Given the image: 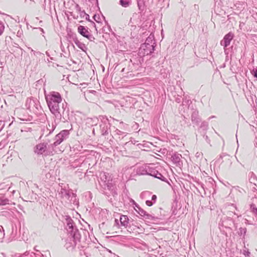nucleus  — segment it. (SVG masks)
Here are the masks:
<instances>
[{
    "label": "nucleus",
    "mask_w": 257,
    "mask_h": 257,
    "mask_svg": "<svg viewBox=\"0 0 257 257\" xmlns=\"http://www.w3.org/2000/svg\"><path fill=\"white\" fill-rule=\"evenodd\" d=\"M115 223H116L117 224L119 225V224H118V219H115Z\"/></svg>",
    "instance_id": "obj_40"
},
{
    "label": "nucleus",
    "mask_w": 257,
    "mask_h": 257,
    "mask_svg": "<svg viewBox=\"0 0 257 257\" xmlns=\"http://www.w3.org/2000/svg\"><path fill=\"white\" fill-rule=\"evenodd\" d=\"M70 198L68 200H66L65 202L74 205H77L78 202L76 194L71 192V194H70Z\"/></svg>",
    "instance_id": "obj_13"
},
{
    "label": "nucleus",
    "mask_w": 257,
    "mask_h": 257,
    "mask_svg": "<svg viewBox=\"0 0 257 257\" xmlns=\"http://www.w3.org/2000/svg\"><path fill=\"white\" fill-rule=\"evenodd\" d=\"M138 7L139 13H142L145 10L146 6L144 0H138Z\"/></svg>",
    "instance_id": "obj_18"
},
{
    "label": "nucleus",
    "mask_w": 257,
    "mask_h": 257,
    "mask_svg": "<svg viewBox=\"0 0 257 257\" xmlns=\"http://www.w3.org/2000/svg\"><path fill=\"white\" fill-rule=\"evenodd\" d=\"M131 200H132V201L133 202L134 204H135L136 207H137L138 208V207H140L139 206V205H138V204H137L135 203V202L134 201V200H133V199H131Z\"/></svg>",
    "instance_id": "obj_38"
},
{
    "label": "nucleus",
    "mask_w": 257,
    "mask_h": 257,
    "mask_svg": "<svg viewBox=\"0 0 257 257\" xmlns=\"http://www.w3.org/2000/svg\"><path fill=\"white\" fill-rule=\"evenodd\" d=\"M187 103H188L189 102H191V101L190 100H188L187 101Z\"/></svg>",
    "instance_id": "obj_43"
},
{
    "label": "nucleus",
    "mask_w": 257,
    "mask_h": 257,
    "mask_svg": "<svg viewBox=\"0 0 257 257\" xmlns=\"http://www.w3.org/2000/svg\"><path fill=\"white\" fill-rule=\"evenodd\" d=\"M149 166H145L140 167L137 170V174L139 175H148V170L149 169Z\"/></svg>",
    "instance_id": "obj_15"
},
{
    "label": "nucleus",
    "mask_w": 257,
    "mask_h": 257,
    "mask_svg": "<svg viewBox=\"0 0 257 257\" xmlns=\"http://www.w3.org/2000/svg\"><path fill=\"white\" fill-rule=\"evenodd\" d=\"M119 4L122 7L127 8L130 5V1L129 0H120Z\"/></svg>",
    "instance_id": "obj_22"
},
{
    "label": "nucleus",
    "mask_w": 257,
    "mask_h": 257,
    "mask_svg": "<svg viewBox=\"0 0 257 257\" xmlns=\"http://www.w3.org/2000/svg\"><path fill=\"white\" fill-rule=\"evenodd\" d=\"M250 209L252 212L257 216V208L254 204H251L250 205Z\"/></svg>",
    "instance_id": "obj_28"
},
{
    "label": "nucleus",
    "mask_w": 257,
    "mask_h": 257,
    "mask_svg": "<svg viewBox=\"0 0 257 257\" xmlns=\"http://www.w3.org/2000/svg\"><path fill=\"white\" fill-rule=\"evenodd\" d=\"M34 152L38 155L50 156L53 155L54 149L47 143H39L34 148Z\"/></svg>",
    "instance_id": "obj_3"
},
{
    "label": "nucleus",
    "mask_w": 257,
    "mask_h": 257,
    "mask_svg": "<svg viewBox=\"0 0 257 257\" xmlns=\"http://www.w3.org/2000/svg\"><path fill=\"white\" fill-rule=\"evenodd\" d=\"M22 34V31H19L18 32V35H21Z\"/></svg>",
    "instance_id": "obj_41"
},
{
    "label": "nucleus",
    "mask_w": 257,
    "mask_h": 257,
    "mask_svg": "<svg viewBox=\"0 0 257 257\" xmlns=\"http://www.w3.org/2000/svg\"><path fill=\"white\" fill-rule=\"evenodd\" d=\"M119 221L120 225H119V226H123L125 228H127L128 224V218L126 215H121L119 218Z\"/></svg>",
    "instance_id": "obj_14"
},
{
    "label": "nucleus",
    "mask_w": 257,
    "mask_h": 257,
    "mask_svg": "<svg viewBox=\"0 0 257 257\" xmlns=\"http://www.w3.org/2000/svg\"><path fill=\"white\" fill-rule=\"evenodd\" d=\"M144 217L146 219L151 221L153 223H157L161 219L159 217L153 216L151 214H148L147 212Z\"/></svg>",
    "instance_id": "obj_16"
},
{
    "label": "nucleus",
    "mask_w": 257,
    "mask_h": 257,
    "mask_svg": "<svg viewBox=\"0 0 257 257\" xmlns=\"http://www.w3.org/2000/svg\"><path fill=\"white\" fill-rule=\"evenodd\" d=\"M71 192L64 188H61L59 192V195L61 198L64 201H66V200H68L70 198V194Z\"/></svg>",
    "instance_id": "obj_12"
},
{
    "label": "nucleus",
    "mask_w": 257,
    "mask_h": 257,
    "mask_svg": "<svg viewBox=\"0 0 257 257\" xmlns=\"http://www.w3.org/2000/svg\"><path fill=\"white\" fill-rule=\"evenodd\" d=\"M207 123L206 122H203V124H206Z\"/></svg>",
    "instance_id": "obj_44"
},
{
    "label": "nucleus",
    "mask_w": 257,
    "mask_h": 257,
    "mask_svg": "<svg viewBox=\"0 0 257 257\" xmlns=\"http://www.w3.org/2000/svg\"><path fill=\"white\" fill-rule=\"evenodd\" d=\"M28 49L31 50L32 52H34V51L32 49H31V48L29 47Z\"/></svg>",
    "instance_id": "obj_42"
},
{
    "label": "nucleus",
    "mask_w": 257,
    "mask_h": 257,
    "mask_svg": "<svg viewBox=\"0 0 257 257\" xmlns=\"http://www.w3.org/2000/svg\"><path fill=\"white\" fill-rule=\"evenodd\" d=\"M191 120L193 123H198L199 121L198 117V111L196 110L193 111L191 114Z\"/></svg>",
    "instance_id": "obj_17"
},
{
    "label": "nucleus",
    "mask_w": 257,
    "mask_h": 257,
    "mask_svg": "<svg viewBox=\"0 0 257 257\" xmlns=\"http://www.w3.org/2000/svg\"><path fill=\"white\" fill-rule=\"evenodd\" d=\"M75 9H76V10L78 13H79V14H80V12H82V11H81L80 7L78 4H77V5L75 6Z\"/></svg>",
    "instance_id": "obj_33"
},
{
    "label": "nucleus",
    "mask_w": 257,
    "mask_h": 257,
    "mask_svg": "<svg viewBox=\"0 0 257 257\" xmlns=\"http://www.w3.org/2000/svg\"><path fill=\"white\" fill-rule=\"evenodd\" d=\"M139 214L142 216H145V215L147 213V212L144 210L143 209H142L141 207H138V210H137Z\"/></svg>",
    "instance_id": "obj_29"
},
{
    "label": "nucleus",
    "mask_w": 257,
    "mask_h": 257,
    "mask_svg": "<svg viewBox=\"0 0 257 257\" xmlns=\"http://www.w3.org/2000/svg\"><path fill=\"white\" fill-rule=\"evenodd\" d=\"M5 30V25L4 24L0 21V36L2 35Z\"/></svg>",
    "instance_id": "obj_30"
},
{
    "label": "nucleus",
    "mask_w": 257,
    "mask_h": 257,
    "mask_svg": "<svg viewBox=\"0 0 257 257\" xmlns=\"http://www.w3.org/2000/svg\"><path fill=\"white\" fill-rule=\"evenodd\" d=\"M45 97L50 111L56 118L61 119L67 106V103L65 101L62 102L61 96L57 92H51Z\"/></svg>",
    "instance_id": "obj_1"
},
{
    "label": "nucleus",
    "mask_w": 257,
    "mask_h": 257,
    "mask_svg": "<svg viewBox=\"0 0 257 257\" xmlns=\"http://www.w3.org/2000/svg\"><path fill=\"white\" fill-rule=\"evenodd\" d=\"M157 196L156 195H153L152 196V201L155 203L156 201Z\"/></svg>",
    "instance_id": "obj_35"
},
{
    "label": "nucleus",
    "mask_w": 257,
    "mask_h": 257,
    "mask_svg": "<svg viewBox=\"0 0 257 257\" xmlns=\"http://www.w3.org/2000/svg\"><path fill=\"white\" fill-rule=\"evenodd\" d=\"M65 218V223L66 224V229L68 232H73L74 231L78 230V229L76 228V225H75L73 220L69 216H65L64 217Z\"/></svg>",
    "instance_id": "obj_7"
},
{
    "label": "nucleus",
    "mask_w": 257,
    "mask_h": 257,
    "mask_svg": "<svg viewBox=\"0 0 257 257\" xmlns=\"http://www.w3.org/2000/svg\"><path fill=\"white\" fill-rule=\"evenodd\" d=\"M15 205V203L10 200L5 194H0V206Z\"/></svg>",
    "instance_id": "obj_11"
},
{
    "label": "nucleus",
    "mask_w": 257,
    "mask_h": 257,
    "mask_svg": "<svg viewBox=\"0 0 257 257\" xmlns=\"http://www.w3.org/2000/svg\"><path fill=\"white\" fill-rule=\"evenodd\" d=\"M69 135V133L68 130L62 131L57 134L55 137V142L51 144L53 149H54L55 147L60 145L64 140H66L68 137Z\"/></svg>",
    "instance_id": "obj_6"
},
{
    "label": "nucleus",
    "mask_w": 257,
    "mask_h": 257,
    "mask_svg": "<svg viewBox=\"0 0 257 257\" xmlns=\"http://www.w3.org/2000/svg\"><path fill=\"white\" fill-rule=\"evenodd\" d=\"M176 101L177 103H180L181 102V99L180 98H177L176 99Z\"/></svg>",
    "instance_id": "obj_37"
},
{
    "label": "nucleus",
    "mask_w": 257,
    "mask_h": 257,
    "mask_svg": "<svg viewBox=\"0 0 257 257\" xmlns=\"http://www.w3.org/2000/svg\"><path fill=\"white\" fill-rule=\"evenodd\" d=\"M155 178L160 179L162 181H165L166 179L165 177H164L160 173H159L158 171L156 172Z\"/></svg>",
    "instance_id": "obj_27"
},
{
    "label": "nucleus",
    "mask_w": 257,
    "mask_h": 257,
    "mask_svg": "<svg viewBox=\"0 0 257 257\" xmlns=\"http://www.w3.org/2000/svg\"><path fill=\"white\" fill-rule=\"evenodd\" d=\"M80 238L81 235L78 230H75L73 232H68V236L64 245L65 248L68 251L73 250L77 242L80 241Z\"/></svg>",
    "instance_id": "obj_2"
},
{
    "label": "nucleus",
    "mask_w": 257,
    "mask_h": 257,
    "mask_svg": "<svg viewBox=\"0 0 257 257\" xmlns=\"http://www.w3.org/2000/svg\"><path fill=\"white\" fill-rule=\"evenodd\" d=\"M80 16L81 18H85L86 20H87L88 21L90 22L91 23L92 25L95 27L96 28V25H95V24L92 21H91L90 19H89V16L88 14L85 13V12H84V11H83L82 12H80ZM96 29V31H97V29L96 28H95Z\"/></svg>",
    "instance_id": "obj_19"
},
{
    "label": "nucleus",
    "mask_w": 257,
    "mask_h": 257,
    "mask_svg": "<svg viewBox=\"0 0 257 257\" xmlns=\"http://www.w3.org/2000/svg\"><path fill=\"white\" fill-rule=\"evenodd\" d=\"M246 228L240 227L239 228L238 234L239 236H243V237H244L246 234Z\"/></svg>",
    "instance_id": "obj_23"
},
{
    "label": "nucleus",
    "mask_w": 257,
    "mask_h": 257,
    "mask_svg": "<svg viewBox=\"0 0 257 257\" xmlns=\"http://www.w3.org/2000/svg\"><path fill=\"white\" fill-rule=\"evenodd\" d=\"M181 158L182 155L177 153H174L171 157L173 163L176 165V166L180 168H181L183 165Z\"/></svg>",
    "instance_id": "obj_10"
},
{
    "label": "nucleus",
    "mask_w": 257,
    "mask_h": 257,
    "mask_svg": "<svg viewBox=\"0 0 257 257\" xmlns=\"http://www.w3.org/2000/svg\"><path fill=\"white\" fill-rule=\"evenodd\" d=\"M154 203L152 201V200H147L146 201V204L147 205H148V206H151L153 205V204H154Z\"/></svg>",
    "instance_id": "obj_32"
},
{
    "label": "nucleus",
    "mask_w": 257,
    "mask_h": 257,
    "mask_svg": "<svg viewBox=\"0 0 257 257\" xmlns=\"http://www.w3.org/2000/svg\"><path fill=\"white\" fill-rule=\"evenodd\" d=\"M144 43H150L151 44H154L155 45L154 37L153 35L151 34L147 38Z\"/></svg>",
    "instance_id": "obj_21"
},
{
    "label": "nucleus",
    "mask_w": 257,
    "mask_h": 257,
    "mask_svg": "<svg viewBox=\"0 0 257 257\" xmlns=\"http://www.w3.org/2000/svg\"><path fill=\"white\" fill-rule=\"evenodd\" d=\"M115 132L116 133V134L118 135H123V134H124V132L118 130V129H116V131H115Z\"/></svg>",
    "instance_id": "obj_34"
},
{
    "label": "nucleus",
    "mask_w": 257,
    "mask_h": 257,
    "mask_svg": "<svg viewBox=\"0 0 257 257\" xmlns=\"http://www.w3.org/2000/svg\"><path fill=\"white\" fill-rule=\"evenodd\" d=\"M2 230L4 231V229L3 228V227L2 226H0V231H2Z\"/></svg>",
    "instance_id": "obj_39"
},
{
    "label": "nucleus",
    "mask_w": 257,
    "mask_h": 257,
    "mask_svg": "<svg viewBox=\"0 0 257 257\" xmlns=\"http://www.w3.org/2000/svg\"><path fill=\"white\" fill-rule=\"evenodd\" d=\"M157 170H156L155 169L149 167V169L148 170V175L155 177L156 172H157Z\"/></svg>",
    "instance_id": "obj_24"
},
{
    "label": "nucleus",
    "mask_w": 257,
    "mask_h": 257,
    "mask_svg": "<svg viewBox=\"0 0 257 257\" xmlns=\"http://www.w3.org/2000/svg\"><path fill=\"white\" fill-rule=\"evenodd\" d=\"M230 209L231 210V211H230L228 213V214L229 215L231 216L232 215V214H233V215H236L237 217H239L240 216V215H238L237 213L233 211L234 209L237 210L236 207L235 205H234V204H232L231 205H230Z\"/></svg>",
    "instance_id": "obj_20"
},
{
    "label": "nucleus",
    "mask_w": 257,
    "mask_h": 257,
    "mask_svg": "<svg viewBox=\"0 0 257 257\" xmlns=\"http://www.w3.org/2000/svg\"><path fill=\"white\" fill-rule=\"evenodd\" d=\"M249 180H250V183H253L255 185H256V182L257 181V178L253 173H251L250 178Z\"/></svg>",
    "instance_id": "obj_26"
},
{
    "label": "nucleus",
    "mask_w": 257,
    "mask_h": 257,
    "mask_svg": "<svg viewBox=\"0 0 257 257\" xmlns=\"http://www.w3.org/2000/svg\"><path fill=\"white\" fill-rule=\"evenodd\" d=\"M233 38L234 34L231 32H229L224 36L223 40L220 41V45L225 48L230 45Z\"/></svg>",
    "instance_id": "obj_9"
},
{
    "label": "nucleus",
    "mask_w": 257,
    "mask_h": 257,
    "mask_svg": "<svg viewBox=\"0 0 257 257\" xmlns=\"http://www.w3.org/2000/svg\"><path fill=\"white\" fill-rule=\"evenodd\" d=\"M99 184L104 189L110 190L112 189V183L111 176L108 173L102 172L99 174Z\"/></svg>",
    "instance_id": "obj_4"
},
{
    "label": "nucleus",
    "mask_w": 257,
    "mask_h": 257,
    "mask_svg": "<svg viewBox=\"0 0 257 257\" xmlns=\"http://www.w3.org/2000/svg\"><path fill=\"white\" fill-rule=\"evenodd\" d=\"M75 44L78 48H79L80 49H81L83 51H85V49H86V47L85 45V44L82 43L81 42H80L78 41L75 42Z\"/></svg>",
    "instance_id": "obj_25"
},
{
    "label": "nucleus",
    "mask_w": 257,
    "mask_h": 257,
    "mask_svg": "<svg viewBox=\"0 0 257 257\" xmlns=\"http://www.w3.org/2000/svg\"><path fill=\"white\" fill-rule=\"evenodd\" d=\"M253 76L257 78V68L254 71Z\"/></svg>",
    "instance_id": "obj_36"
},
{
    "label": "nucleus",
    "mask_w": 257,
    "mask_h": 257,
    "mask_svg": "<svg viewBox=\"0 0 257 257\" xmlns=\"http://www.w3.org/2000/svg\"><path fill=\"white\" fill-rule=\"evenodd\" d=\"M78 32L79 33L83 36V37L87 38L88 40H89L91 41H93L95 38L94 37L90 34L89 31H88L87 29H86L84 26H79L78 27Z\"/></svg>",
    "instance_id": "obj_8"
},
{
    "label": "nucleus",
    "mask_w": 257,
    "mask_h": 257,
    "mask_svg": "<svg viewBox=\"0 0 257 257\" xmlns=\"http://www.w3.org/2000/svg\"><path fill=\"white\" fill-rule=\"evenodd\" d=\"M93 18L97 23L100 22V18L99 15H94Z\"/></svg>",
    "instance_id": "obj_31"
},
{
    "label": "nucleus",
    "mask_w": 257,
    "mask_h": 257,
    "mask_svg": "<svg viewBox=\"0 0 257 257\" xmlns=\"http://www.w3.org/2000/svg\"><path fill=\"white\" fill-rule=\"evenodd\" d=\"M155 45L150 43H144L141 45L139 50V55L141 57L148 55L152 53L155 50Z\"/></svg>",
    "instance_id": "obj_5"
}]
</instances>
